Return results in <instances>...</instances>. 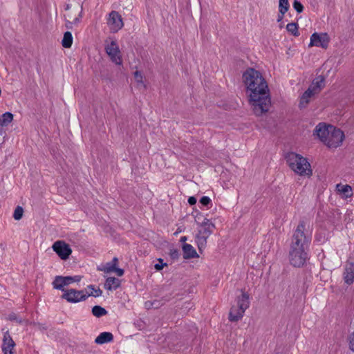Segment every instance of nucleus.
Segmentation results:
<instances>
[{
    "mask_svg": "<svg viewBox=\"0 0 354 354\" xmlns=\"http://www.w3.org/2000/svg\"><path fill=\"white\" fill-rule=\"evenodd\" d=\"M15 346V342L9 335L8 332H6L3 335L2 344V351L3 354H13V349Z\"/></svg>",
    "mask_w": 354,
    "mask_h": 354,
    "instance_id": "14",
    "label": "nucleus"
},
{
    "mask_svg": "<svg viewBox=\"0 0 354 354\" xmlns=\"http://www.w3.org/2000/svg\"><path fill=\"white\" fill-rule=\"evenodd\" d=\"M73 44V35L71 32L66 31L64 34V37L62 41V46L66 48H68L71 47Z\"/></svg>",
    "mask_w": 354,
    "mask_h": 354,
    "instance_id": "24",
    "label": "nucleus"
},
{
    "mask_svg": "<svg viewBox=\"0 0 354 354\" xmlns=\"http://www.w3.org/2000/svg\"><path fill=\"white\" fill-rule=\"evenodd\" d=\"M88 297V295L85 290H77L73 288L67 289L61 296L62 299H66L69 303H78L85 301Z\"/></svg>",
    "mask_w": 354,
    "mask_h": 354,
    "instance_id": "6",
    "label": "nucleus"
},
{
    "mask_svg": "<svg viewBox=\"0 0 354 354\" xmlns=\"http://www.w3.org/2000/svg\"><path fill=\"white\" fill-rule=\"evenodd\" d=\"M280 28H282L283 27V24H281L280 26H279Z\"/></svg>",
    "mask_w": 354,
    "mask_h": 354,
    "instance_id": "48",
    "label": "nucleus"
},
{
    "mask_svg": "<svg viewBox=\"0 0 354 354\" xmlns=\"http://www.w3.org/2000/svg\"><path fill=\"white\" fill-rule=\"evenodd\" d=\"M13 120V115L10 112H6L0 117V126L6 127Z\"/></svg>",
    "mask_w": 354,
    "mask_h": 354,
    "instance_id": "23",
    "label": "nucleus"
},
{
    "mask_svg": "<svg viewBox=\"0 0 354 354\" xmlns=\"http://www.w3.org/2000/svg\"><path fill=\"white\" fill-rule=\"evenodd\" d=\"M9 320L10 321H15L16 322L19 324H23L24 322H26L28 324V321L19 317L17 314L15 313H11L9 315Z\"/></svg>",
    "mask_w": 354,
    "mask_h": 354,
    "instance_id": "32",
    "label": "nucleus"
},
{
    "mask_svg": "<svg viewBox=\"0 0 354 354\" xmlns=\"http://www.w3.org/2000/svg\"><path fill=\"white\" fill-rule=\"evenodd\" d=\"M24 209L21 206H17L14 212L13 217L15 220H20L23 216Z\"/></svg>",
    "mask_w": 354,
    "mask_h": 354,
    "instance_id": "31",
    "label": "nucleus"
},
{
    "mask_svg": "<svg viewBox=\"0 0 354 354\" xmlns=\"http://www.w3.org/2000/svg\"><path fill=\"white\" fill-rule=\"evenodd\" d=\"M200 203L203 206H207L212 202L211 199L208 196H203L199 201Z\"/></svg>",
    "mask_w": 354,
    "mask_h": 354,
    "instance_id": "38",
    "label": "nucleus"
},
{
    "mask_svg": "<svg viewBox=\"0 0 354 354\" xmlns=\"http://www.w3.org/2000/svg\"><path fill=\"white\" fill-rule=\"evenodd\" d=\"M330 129L331 131L324 144L329 148H337L342 145L345 138L344 133L335 127H330Z\"/></svg>",
    "mask_w": 354,
    "mask_h": 354,
    "instance_id": "5",
    "label": "nucleus"
},
{
    "mask_svg": "<svg viewBox=\"0 0 354 354\" xmlns=\"http://www.w3.org/2000/svg\"><path fill=\"white\" fill-rule=\"evenodd\" d=\"M107 24L111 31L113 32H118L124 26L121 15L117 11L114 10L109 13Z\"/></svg>",
    "mask_w": 354,
    "mask_h": 354,
    "instance_id": "10",
    "label": "nucleus"
},
{
    "mask_svg": "<svg viewBox=\"0 0 354 354\" xmlns=\"http://www.w3.org/2000/svg\"><path fill=\"white\" fill-rule=\"evenodd\" d=\"M236 302V307L239 308L240 313H237V315H232V313H229V320L232 322L240 320L243 317L244 313L246 310V309L249 308L250 299L248 293L242 291L241 295L237 297Z\"/></svg>",
    "mask_w": 354,
    "mask_h": 354,
    "instance_id": "4",
    "label": "nucleus"
},
{
    "mask_svg": "<svg viewBox=\"0 0 354 354\" xmlns=\"http://www.w3.org/2000/svg\"><path fill=\"white\" fill-rule=\"evenodd\" d=\"M325 86V78L323 75H319L316 77L309 86V88H311L315 93H318Z\"/></svg>",
    "mask_w": 354,
    "mask_h": 354,
    "instance_id": "15",
    "label": "nucleus"
},
{
    "mask_svg": "<svg viewBox=\"0 0 354 354\" xmlns=\"http://www.w3.org/2000/svg\"><path fill=\"white\" fill-rule=\"evenodd\" d=\"M207 239L208 237L205 236H200L199 234H196V239L199 251L201 252L202 250L206 247Z\"/></svg>",
    "mask_w": 354,
    "mask_h": 354,
    "instance_id": "26",
    "label": "nucleus"
},
{
    "mask_svg": "<svg viewBox=\"0 0 354 354\" xmlns=\"http://www.w3.org/2000/svg\"><path fill=\"white\" fill-rule=\"evenodd\" d=\"M158 261H159L158 263L155 264L154 268L156 270L160 271L164 268V266H167V263H164L163 259H158Z\"/></svg>",
    "mask_w": 354,
    "mask_h": 354,
    "instance_id": "37",
    "label": "nucleus"
},
{
    "mask_svg": "<svg viewBox=\"0 0 354 354\" xmlns=\"http://www.w3.org/2000/svg\"><path fill=\"white\" fill-rule=\"evenodd\" d=\"M195 221L197 223L198 226L203 225L205 223H207L209 221V220L205 217L203 216V215L201 213H197L196 215L194 216Z\"/></svg>",
    "mask_w": 354,
    "mask_h": 354,
    "instance_id": "29",
    "label": "nucleus"
},
{
    "mask_svg": "<svg viewBox=\"0 0 354 354\" xmlns=\"http://www.w3.org/2000/svg\"><path fill=\"white\" fill-rule=\"evenodd\" d=\"M330 41V37L327 33L314 32L310 36V42L309 47L317 46L326 49Z\"/></svg>",
    "mask_w": 354,
    "mask_h": 354,
    "instance_id": "7",
    "label": "nucleus"
},
{
    "mask_svg": "<svg viewBox=\"0 0 354 354\" xmlns=\"http://www.w3.org/2000/svg\"><path fill=\"white\" fill-rule=\"evenodd\" d=\"M115 272L118 276L121 277L124 274V270L122 268H118L116 267V268L113 271Z\"/></svg>",
    "mask_w": 354,
    "mask_h": 354,
    "instance_id": "42",
    "label": "nucleus"
},
{
    "mask_svg": "<svg viewBox=\"0 0 354 354\" xmlns=\"http://www.w3.org/2000/svg\"><path fill=\"white\" fill-rule=\"evenodd\" d=\"M71 276H56L52 283V285L53 288L65 292L67 289H65L64 286L70 285L71 283Z\"/></svg>",
    "mask_w": 354,
    "mask_h": 354,
    "instance_id": "13",
    "label": "nucleus"
},
{
    "mask_svg": "<svg viewBox=\"0 0 354 354\" xmlns=\"http://www.w3.org/2000/svg\"><path fill=\"white\" fill-rule=\"evenodd\" d=\"M52 248L53 251H55L62 260L68 259L72 252V250L69 245L63 241H57L55 242Z\"/></svg>",
    "mask_w": 354,
    "mask_h": 354,
    "instance_id": "9",
    "label": "nucleus"
},
{
    "mask_svg": "<svg viewBox=\"0 0 354 354\" xmlns=\"http://www.w3.org/2000/svg\"><path fill=\"white\" fill-rule=\"evenodd\" d=\"M286 12H281L280 10H279V14H278V16H277V22H281L283 17H284V15H285Z\"/></svg>",
    "mask_w": 354,
    "mask_h": 354,
    "instance_id": "43",
    "label": "nucleus"
},
{
    "mask_svg": "<svg viewBox=\"0 0 354 354\" xmlns=\"http://www.w3.org/2000/svg\"><path fill=\"white\" fill-rule=\"evenodd\" d=\"M88 288L92 290L91 292H90V293L87 292V295H88V297L93 296L94 297H97L101 296L102 294V290L100 288L95 289V286L93 285L88 286Z\"/></svg>",
    "mask_w": 354,
    "mask_h": 354,
    "instance_id": "28",
    "label": "nucleus"
},
{
    "mask_svg": "<svg viewBox=\"0 0 354 354\" xmlns=\"http://www.w3.org/2000/svg\"><path fill=\"white\" fill-rule=\"evenodd\" d=\"M199 227L197 234L209 237L212 234L215 225L209 221L200 225Z\"/></svg>",
    "mask_w": 354,
    "mask_h": 354,
    "instance_id": "16",
    "label": "nucleus"
},
{
    "mask_svg": "<svg viewBox=\"0 0 354 354\" xmlns=\"http://www.w3.org/2000/svg\"><path fill=\"white\" fill-rule=\"evenodd\" d=\"M349 348L354 351V331L348 337Z\"/></svg>",
    "mask_w": 354,
    "mask_h": 354,
    "instance_id": "39",
    "label": "nucleus"
},
{
    "mask_svg": "<svg viewBox=\"0 0 354 354\" xmlns=\"http://www.w3.org/2000/svg\"><path fill=\"white\" fill-rule=\"evenodd\" d=\"M237 313H240L239 308L236 306H232L230 309V313H232V315H237Z\"/></svg>",
    "mask_w": 354,
    "mask_h": 354,
    "instance_id": "41",
    "label": "nucleus"
},
{
    "mask_svg": "<svg viewBox=\"0 0 354 354\" xmlns=\"http://www.w3.org/2000/svg\"><path fill=\"white\" fill-rule=\"evenodd\" d=\"M104 286L105 288L109 290H116L120 286V281L115 277H108L106 280Z\"/></svg>",
    "mask_w": 354,
    "mask_h": 354,
    "instance_id": "20",
    "label": "nucleus"
},
{
    "mask_svg": "<svg viewBox=\"0 0 354 354\" xmlns=\"http://www.w3.org/2000/svg\"><path fill=\"white\" fill-rule=\"evenodd\" d=\"M187 241V237L186 236H182L180 238V241L181 242H185Z\"/></svg>",
    "mask_w": 354,
    "mask_h": 354,
    "instance_id": "47",
    "label": "nucleus"
},
{
    "mask_svg": "<svg viewBox=\"0 0 354 354\" xmlns=\"http://www.w3.org/2000/svg\"><path fill=\"white\" fill-rule=\"evenodd\" d=\"M169 255L172 259H178L180 257L179 250L177 249H171L170 250Z\"/></svg>",
    "mask_w": 354,
    "mask_h": 354,
    "instance_id": "36",
    "label": "nucleus"
},
{
    "mask_svg": "<svg viewBox=\"0 0 354 354\" xmlns=\"http://www.w3.org/2000/svg\"><path fill=\"white\" fill-rule=\"evenodd\" d=\"M171 299V296H164L162 298V301H163V302L161 304V305L165 304L166 302L169 301V300ZM160 305V302L158 301H154L153 302H152L151 304V306L154 308H158L159 307V306Z\"/></svg>",
    "mask_w": 354,
    "mask_h": 354,
    "instance_id": "33",
    "label": "nucleus"
},
{
    "mask_svg": "<svg viewBox=\"0 0 354 354\" xmlns=\"http://www.w3.org/2000/svg\"><path fill=\"white\" fill-rule=\"evenodd\" d=\"M288 32H290L294 36H299L298 24L295 22L289 23L286 26Z\"/></svg>",
    "mask_w": 354,
    "mask_h": 354,
    "instance_id": "27",
    "label": "nucleus"
},
{
    "mask_svg": "<svg viewBox=\"0 0 354 354\" xmlns=\"http://www.w3.org/2000/svg\"><path fill=\"white\" fill-rule=\"evenodd\" d=\"M351 257H349V260L346 262L343 274L344 282L348 285L352 284L354 281V260L351 261Z\"/></svg>",
    "mask_w": 354,
    "mask_h": 354,
    "instance_id": "12",
    "label": "nucleus"
},
{
    "mask_svg": "<svg viewBox=\"0 0 354 354\" xmlns=\"http://www.w3.org/2000/svg\"><path fill=\"white\" fill-rule=\"evenodd\" d=\"M107 313V310L100 306L96 305L92 308V314L96 317H101Z\"/></svg>",
    "mask_w": 354,
    "mask_h": 354,
    "instance_id": "25",
    "label": "nucleus"
},
{
    "mask_svg": "<svg viewBox=\"0 0 354 354\" xmlns=\"http://www.w3.org/2000/svg\"><path fill=\"white\" fill-rule=\"evenodd\" d=\"M35 326H37L40 330H46L48 329V327L44 324H41L39 322H33L32 324Z\"/></svg>",
    "mask_w": 354,
    "mask_h": 354,
    "instance_id": "40",
    "label": "nucleus"
},
{
    "mask_svg": "<svg viewBox=\"0 0 354 354\" xmlns=\"http://www.w3.org/2000/svg\"><path fill=\"white\" fill-rule=\"evenodd\" d=\"M196 198L194 196H190L188 198V203L190 205H194L196 203Z\"/></svg>",
    "mask_w": 354,
    "mask_h": 354,
    "instance_id": "45",
    "label": "nucleus"
},
{
    "mask_svg": "<svg viewBox=\"0 0 354 354\" xmlns=\"http://www.w3.org/2000/svg\"><path fill=\"white\" fill-rule=\"evenodd\" d=\"M313 91H311V88H308L301 96L300 97V102H299V107L300 108H304L307 106V104L310 102V99L312 96L315 95Z\"/></svg>",
    "mask_w": 354,
    "mask_h": 354,
    "instance_id": "19",
    "label": "nucleus"
},
{
    "mask_svg": "<svg viewBox=\"0 0 354 354\" xmlns=\"http://www.w3.org/2000/svg\"><path fill=\"white\" fill-rule=\"evenodd\" d=\"M81 277L79 276V275H75V276H73V277H71V283H73V282H79L80 280H81Z\"/></svg>",
    "mask_w": 354,
    "mask_h": 354,
    "instance_id": "44",
    "label": "nucleus"
},
{
    "mask_svg": "<svg viewBox=\"0 0 354 354\" xmlns=\"http://www.w3.org/2000/svg\"><path fill=\"white\" fill-rule=\"evenodd\" d=\"M286 159L290 169L296 174L308 177L312 176L310 165L306 158L298 153L290 152L287 154Z\"/></svg>",
    "mask_w": 354,
    "mask_h": 354,
    "instance_id": "3",
    "label": "nucleus"
},
{
    "mask_svg": "<svg viewBox=\"0 0 354 354\" xmlns=\"http://www.w3.org/2000/svg\"><path fill=\"white\" fill-rule=\"evenodd\" d=\"M113 335L109 332L101 333L95 339V343L97 344H103L112 342Z\"/></svg>",
    "mask_w": 354,
    "mask_h": 354,
    "instance_id": "18",
    "label": "nucleus"
},
{
    "mask_svg": "<svg viewBox=\"0 0 354 354\" xmlns=\"http://www.w3.org/2000/svg\"><path fill=\"white\" fill-rule=\"evenodd\" d=\"M105 50L113 62L117 65H122L120 50L115 41H111V44L105 47Z\"/></svg>",
    "mask_w": 354,
    "mask_h": 354,
    "instance_id": "8",
    "label": "nucleus"
},
{
    "mask_svg": "<svg viewBox=\"0 0 354 354\" xmlns=\"http://www.w3.org/2000/svg\"><path fill=\"white\" fill-rule=\"evenodd\" d=\"M293 8L298 13H301L304 10V6L301 3L297 0H294Z\"/></svg>",
    "mask_w": 354,
    "mask_h": 354,
    "instance_id": "34",
    "label": "nucleus"
},
{
    "mask_svg": "<svg viewBox=\"0 0 354 354\" xmlns=\"http://www.w3.org/2000/svg\"><path fill=\"white\" fill-rule=\"evenodd\" d=\"M330 127L333 126L326 125L324 123H319L316 126L313 134L317 136L320 140L325 143L326 139L328 138V134H330V131H331L330 129Z\"/></svg>",
    "mask_w": 354,
    "mask_h": 354,
    "instance_id": "11",
    "label": "nucleus"
},
{
    "mask_svg": "<svg viewBox=\"0 0 354 354\" xmlns=\"http://www.w3.org/2000/svg\"><path fill=\"white\" fill-rule=\"evenodd\" d=\"M182 249L183 252V258L185 259L198 257L196 250L191 244L184 243Z\"/></svg>",
    "mask_w": 354,
    "mask_h": 354,
    "instance_id": "17",
    "label": "nucleus"
},
{
    "mask_svg": "<svg viewBox=\"0 0 354 354\" xmlns=\"http://www.w3.org/2000/svg\"><path fill=\"white\" fill-rule=\"evenodd\" d=\"M306 225L304 221H300L292 236L289 261L296 268L302 267L308 258L307 250L311 241V234L308 233Z\"/></svg>",
    "mask_w": 354,
    "mask_h": 354,
    "instance_id": "2",
    "label": "nucleus"
},
{
    "mask_svg": "<svg viewBox=\"0 0 354 354\" xmlns=\"http://www.w3.org/2000/svg\"><path fill=\"white\" fill-rule=\"evenodd\" d=\"M337 189L339 192L343 194L345 198H349L352 196V187L348 185H342L341 184H338L337 185Z\"/></svg>",
    "mask_w": 354,
    "mask_h": 354,
    "instance_id": "22",
    "label": "nucleus"
},
{
    "mask_svg": "<svg viewBox=\"0 0 354 354\" xmlns=\"http://www.w3.org/2000/svg\"><path fill=\"white\" fill-rule=\"evenodd\" d=\"M290 5L288 0H279V10L283 12H286L289 9Z\"/></svg>",
    "mask_w": 354,
    "mask_h": 354,
    "instance_id": "30",
    "label": "nucleus"
},
{
    "mask_svg": "<svg viewBox=\"0 0 354 354\" xmlns=\"http://www.w3.org/2000/svg\"><path fill=\"white\" fill-rule=\"evenodd\" d=\"M243 81L254 113L260 116L267 113L271 106V98L268 85L262 74L253 68H248L243 74Z\"/></svg>",
    "mask_w": 354,
    "mask_h": 354,
    "instance_id": "1",
    "label": "nucleus"
},
{
    "mask_svg": "<svg viewBox=\"0 0 354 354\" xmlns=\"http://www.w3.org/2000/svg\"><path fill=\"white\" fill-rule=\"evenodd\" d=\"M134 77H135V80L136 81L138 82V83H140V84H143V76L142 75V73L139 71H136L134 72Z\"/></svg>",
    "mask_w": 354,
    "mask_h": 354,
    "instance_id": "35",
    "label": "nucleus"
},
{
    "mask_svg": "<svg viewBox=\"0 0 354 354\" xmlns=\"http://www.w3.org/2000/svg\"><path fill=\"white\" fill-rule=\"evenodd\" d=\"M82 17V11L80 12V15H79V17H75L73 20V21L72 22V24H76L77 23H79L80 21V19Z\"/></svg>",
    "mask_w": 354,
    "mask_h": 354,
    "instance_id": "46",
    "label": "nucleus"
},
{
    "mask_svg": "<svg viewBox=\"0 0 354 354\" xmlns=\"http://www.w3.org/2000/svg\"><path fill=\"white\" fill-rule=\"evenodd\" d=\"M118 263V259L114 257L111 262L106 263L103 268H99V270L104 271L105 273L111 272L116 268Z\"/></svg>",
    "mask_w": 354,
    "mask_h": 354,
    "instance_id": "21",
    "label": "nucleus"
}]
</instances>
